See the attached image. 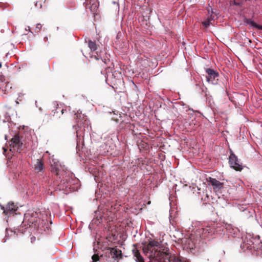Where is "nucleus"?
Segmentation results:
<instances>
[{
	"label": "nucleus",
	"instance_id": "f257e3e1",
	"mask_svg": "<svg viewBox=\"0 0 262 262\" xmlns=\"http://www.w3.org/2000/svg\"><path fill=\"white\" fill-rule=\"evenodd\" d=\"M52 171L57 176H62L66 169L64 165L59 162L58 159L53 158L51 161Z\"/></svg>",
	"mask_w": 262,
	"mask_h": 262
},
{
	"label": "nucleus",
	"instance_id": "f03ea898",
	"mask_svg": "<svg viewBox=\"0 0 262 262\" xmlns=\"http://www.w3.org/2000/svg\"><path fill=\"white\" fill-rule=\"evenodd\" d=\"M243 241V247L247 249H255L254 243L258 241L256 238H254L250 233H247L246 236L242 237Z\"/></svg>",
	"mask_w": 262,
	"mask_h": 262
},
{
	"label": "nucleus",
	"instance_id": "7ed1b4c3",
	"mask_svg": "<svg viewBox=\"0 0 262 262\" xmlns=\"http://www.w3.org/2000/svg\"><path fill=\"white\" fill-rule=\"evenodd\" d=\"M229 162L231 167L237 171H240L243 169L242 165L238 161L237 157L232 151L229 157Z\"/></svg>",
	"mask_w": 262,
	"mask_h": 262
},
{
	"label": "nucleus",
	"instance_id": "20e7f679",
	"mask_svg": "<svg viewBox=\"0 0 262 262\" xmlns=\"http://www.w3.org/2000/svg\"><path fill=\"white\" fill-rule=\"evenodd\" d=\"M206 73L207 74L206 76L207 81L213 84L217 83V81L215 79L219 77V73L211 68H207L205 69Z\"/></svg>",
	"mask_w": 262,
	"mask_h": 262
},
{
	"label": "nucleus",
	"instance_id": "39448f33",
	"mask_svg": "<svg viewBox=\"0 0 262 262\" xmlns=\"http://www.w3.org/2000/svg\"><path fill=\"white\" fill-rule=\"evenodd\" d=\"M183 234L179 231H177L175 234L173 235V237H174V240L176 241H182V243L185 242L186 243H188L187 248L192 249L193 246V242H191V239L189 238H183Z\"/></svg>",
	"mask_w": 262,
	"mask_h": 262
},
{
	"label": "nucleus",
	"instance_id": "423d86ee",
	"mask_svg": "<svg viewBox=\"0 0 262 262\" xmlns=\"http://www.w3.org/2000/svg\"><path fill=\"white\" fill-rule=\"evenodd\" d=\"M17 209V207L14 205L13 202H9L6 207L1 206V209L4 211L6 214H9L14 212Z\"/></svg>",
	"mask_w": 262,
	"mask_h": 262
},
{
	"label": "nucleus",
	"instance_id": "0eeeda50",
	"mask_svg": "<svg viewBox=\"0 0 262 262\" xmlns=\"http://www.w3.org/2000/svg\"><path fill=\"white\" fill-rule=\"evenodd\" d=\"M207 181L215 190H219L223 187V184L214 178L209 177Z\"/></svg>",
	"mask_w": 262,
	"mask_h": 262
},
{
	"label": "nucleus",
	"instance_id": "6e6552de",
	"mask_svg": "<svg viewBox=\"0 0 262 262\" xmlns=\"http://www.w3.org/2000/svg\"><path fill=\"white\" fill-rule=\"evenodd\" d=\"M244 23L245 25H248L250 29H257L262 30V26L257 24L251 19L245 18L244 19Z\"/></svg>",
	"mask_w": 262,
	"mask_h": 262
},
{
	"label": "nucleus",
	"instance_id": "1a4fd4ad",
	"mask_svg": "<svg viewBox=\"0 0 262 262\" xmlns=\"http://www.w3.org/2000/svg\"><path fill=\"white\" fill-rule=\"evenodd\" d=\"M215 233V229L213 227L208 226L202 229V238H208Z\"/></svg>",
	"mask_w": 262,
	"mask_h": 262
},
{
	"label": "nucleus",
	"instance_id": "9d476101",
	"mask_svg": "<svg viewBox=\"0 0 262 262\" xmlns=\"http://www.w3.org/2000/svg\"><path fill=\"white\" fill-rule=\"evenodd\" d=\"M11 142L13 147L17 148V150L20 152L22 150L23 143L20 141V137L18 136H15L12 139Z\"/></svg>",
	"mask_w": 262,
	"mask_h": 262
},
{
	"label": "nucleus",
	"instance_id": "9b49d317",
	"mask_svg": "<svg viewBox=\"0 0 262 262\" xmlns=\"http://www.w3.org/2000/svg\"><path fill=\"white\" fill-rule=\"evenodd\" d=\"M111 255L112 256V258L113 259V261L115 260L116 258H118L119 257L121 256V252L120 250H118L116 248H112L110 251Z\"/></svg>",
	"mask_w": 262,
	"mask_h": 262
},
{
	"label": "nucleus",
	"instance_id": "f8f14e48",
	"mask_svg": "<svg viewBox=\"0 0 262 262\" xmlns=\"http://www.w3.org/2000/svg\"><path fill=\"white\" fill-rule=\"evenodd\" d=\"M43 163L41 160H37L36 163L34 164V169L37 172H39L43 170Z\"/></svg>",
	"mask_w": 262,
	"mask_h": 262
},
{
	"label": "nucleus",
	"instance_id": "ddd939ff",
	"mask_svg": "<svg viewBox=\"0 0 262 262\" xmlns=\"http://www.w3.org/2000/svg\"><path fill=\"white\" fill-rule=\"evenodd\" d=\"M132 251L136 262H143V258L138 250L134 249Z\"/></svg>",
	"mask_w": 262,
	"mask_h": 262
},
{
	"label": "nucleus",
	"instance_id": "4468645a",
	"mask_svg": "<svg viewBox=\"0 0 262 262\" xmlns=\"http://www.w3.org/2000/svg\"><path fill=\"white\" fill-rule=\"evenodd\" d=\"M81 111H80V110L78 111L77 113L75 114L76 115V117L78 119L77 123L78 125H81V123H83L82 120H84L85 118V116L83 115H81Z\"/></svg>",
	"mask_w": 262,
	"mask_h": 262
},
{
	"label": "nucleus",
	"instance_id": "2eb2a0df",
	"mask_svg": "<svg viewBox=\"0 0 262 262\" xmlns=\"http://www.w3.org/2000/svg\"><path fill=\"white\" fill-rule=\"evenodd\" d=\"M226 229L230 233L233 234H235L236 232L238 230L237 228L234 227L231 224H227L226 225Z\"/></svg>",
	"mask_w": 262,
	"mask_h": 262
},
{
	"label": "nucleus",
	"instance_id": "dca6fc26",
	"mask_svg": "<svg viewBox=\"0 0 262 262\" xmlns=\"http://www.w3.org/2000/svg\"><path fill=\"white\" fill-rule=\"evenodd\" d=\"M88 46L92 51H95L97 49L96 43L95 42L92 41L91 40H89Z\"/></svg>",
	"mask_w": 262,
	"mask_h": 262
},
{
	"label": "nucleus",
	"instance_id": "f3484780",
	"mask_svg": "<svg viewBox=\"0 0 262 262\" xmlns=\"http://www.w3.org/2000/svg\"><path fill=\"white\" fill-rule=\"evenodd\" d=\"M212 20V19H211L210 17H209L207 19L203 21L202 24L205 27L207 28L209 26Z\"/></svg>",
	"mask_w": 262,
	"mask_h": 262
},
{
	"label": "nucleus",
	"instance_id": "a211bd4d",
	"mask_svg": "<svg viewBox=\"0 0 262 262\" xmlns=\"http://www.w3.org/2000/svg\"><path fill=\"white\" fill-rule=\"evenodd\" d=\"M208 14L210 15L209 17H210L211 19H213L214 16H213V14H214V11L211 7H210L208 9Z\"/></svg>",
	"mask_w": 262,
	"mask_h": 262
},
{
	"label": "nucleus",
	"instance_id": "6ab92c4d",
	"mask_svg": "<svg viewBox=\"0 0 262 262\" xmlns=\"http://www.w3.org/2000/svg\"><path fill=\"white\" fill-rule=\"evenodd\" d=\"M149 245L151 247H157L159 245V243L156 241H152L149 243Z\"/></svg>",
	"mask_w": 262,
	"mask_h": 262
},
{
	"label": "nucleus",
	"instance_id": "aec40b11",
	"mask_svg": "<svg viewBox=\"0 0 262 262\" xmlns=\"http://www.w3.org/2000/svg\"><path fill=\"white\" fill-rule=\"evenodd\" d=\"M36 237L35 236H31V238H30L31 242L32 243H34L35 242V241H36Z\"/></svg>",
	"mask_w": 262,
	"mask_h": 262
},
{
	"label": "nucleus",
	"instance_id": "412c9836",
	"mask_svg": "<svg viewBox=\"0 0 262 262\" xmlns=\"http://www.w3.org/2000/svg\"><path fill=\"white\" fill-rule=\"evenodd\" d=\"M36 29H38L39 30H40L41 29V24H39V23L37 24L36 25Z\"/></svg>",
	"mask_w": 262,
	"mask_h": 262
},
{
	"label": "nucleus",
	"instance_id": "4be33fe9",
	"mask_svg": "<svg viewBox=\"0 0 262 262\" xmlns=\"http://www.w3.org/2000/svg\"><path fill=\"white\" fill-rule=\"evenodd\" d=\"M43 39H44V40H45V41H48V37H47V36H45V37H44Z\"/></svg>",
	"mask_w": 262,
	"mask_h": 262
},
{
	"label": "nucleus",
	"instance_id": "5701e85b",
	"mask_svg": "<svg viewBox=\"0 0 262 262\" xmlns=\"http://www.w3.org/2000/svg\"><path fill=\"white\" fill-rule=\"evenodd\" d=\"M214 14L217 16L218 13L217 12H214Z\"/></svg>",
	"mask_w": 262,
	"mask_h": 262
},
{
	"label": "nucleus",
	"instance_id": "b1692460",
	"mask_svg": "<svg viewBox=\"0 0 262 262\" xmlns=\"http://www.w3.org/2000/svg\"><path fill=\"white\" fill-rule=\"evenodd\" d=\"M27 28H28V30H29V31H30V32L32 33V32L31 31L30 29V27L28 26V27H27Z\"/></svg>",
	"mask_w": 262,
	"mask_h": 262
},
{
	"label": "nucleus",
	"instance_id": "393cba45",
	"mask_svg": "<svg viewBox=\"0 0 262 262\" xmlns=\"http://www.w3.org/2000/svg\"><path fill=\"white\" fill-rule=\"evenodd\" d=\"M234 5H238V4H237V3H236V2H234Z\"/></svg>",
	"mask_w": 262,
	"mask_h": 262
},
{
	"label": "nucleus",
	"instance_id": "a878e982",
	"mask_svg": "<svg viewBox=\"0 0 262 262\" xmlns=\"http://www.w3.org/2000/svg\"><path fill=\"white\" fill-rule=\"evenodd\" d=\"M3 149H4V152H6L7 151L6 149H5V148H3Z\"/></svg>",
	"mask_w": 262,
	"mask_h": 262
},
{
	"label": "nucleus",
	"instance_id": "bb28decb",
	"mask_svg": "<svg viewBox=\"0 0 262 262\" xmlns=\"http://www.w3.org/2000/svg\"><path fill=\"white\" fill-rule=\"evenodd\" d=\"M2 67V63L0 62V68Z\"/></svg>",
	"mask_w": 262,
	"mask_h": 262
},
{
	"label": "nucleus",
	"instance_id": "cd10ccee",
	"mask_svg": "<svg viewBox=\"0 0 262 262\" xmlns=\"http://www.w3.org/2000/svg\"><path fill=\"white\" fill-rule=\"evenodd\" d=\"M61 112H62V113L63 114V109L62 110Z\"/></svg>",
	"mask_w": 262,
	"mask_h": 262
},
{
	"label": "nucleus",
	"instance_id": "c85d7f7f",
	"mask_svg": "<svg viewBox=\"0 0 262 262\" xmlns=\"http://www.w3.org/2000/svg\"><path fill=\"white\" fill-rule=\"evenodd\" d=\"M96 58L97 60H99V58H97V57H96Z\"/></svg>",
	"mask_w": 262,
	"mask_h": 262
},
{
	"label": "nucleus",
	"instance_id": "c756f323",
	"mask_svg": "<svg viewBox=\"0 0 262 262\" xmlns=\"http://www.w3.org/2000/svg\"><path fill=\"white\" fill-rule=\"evenodd\" d=\"M25 29H26V30H28V28H27H27H26Z\"/></svg>",
	"mask_w": 262,
	"mask_h": 262
},
{
	"label": "nucleus",
	"instance_id": "7c9ffc66",
	"mask_svg": "<svg viewBox=\"0 0 262 262\" xmlns=\"http://www.w3.org/2000/svg\"><path fill=\"white\" fill-rule=\"evenodd\" d=\"M94 250L95 251V247H94Z\"/></svg>",
	"mask_w": 262,
	"mask_h": 262
}]
</instances>
